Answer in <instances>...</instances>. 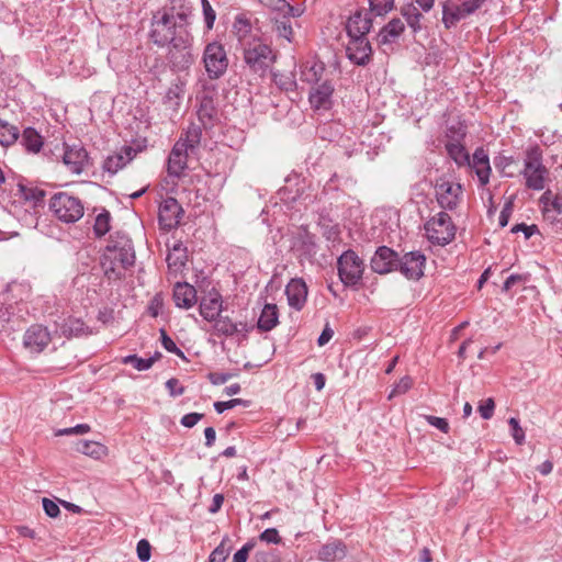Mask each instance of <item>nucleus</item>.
I'll return each mask as SVG.
<instances>
[{"label": "nucleus", "mask_w": 562, "mask_h": 562, "mask_svg": "<svg viewBox=\"0 0 562 562\" xmlns=\"http://www.w3.org/2000/svg\"><path fill=\"white\" fill-rule=\"evenodd\" d=\"M21 142L31 153H38L44 144L42 135L33 127H26L23 131Z\"/></svg>", "instance_id": "473e14b6"}, {"label": "nucleus", "mask_w": 562, "mask_h": 562, "mask_svg": "<svg viewBox=\"0 0 562 562\" xmlns=\"http://www.w3.org/2000/svg\"><path fill=\"white\" fill-rule=\"evenodd\" d=\"M150 543L146 539H142L137 542V557L142 562H147L150 559Z\"/></svg>", "instance_id": "3c124183"}, {"label": "nucleus", "mask_w": 562, "mask_h": 562, "mask_svg": "<svg viewBox=\"0 0 562 562\" xmlns=\"http://www.w3.org/2000/svg\"><path fill=\"white\" fill-rule=\"evenodd\" d=\"M59 330L63 336L67 338L79 337L82 335L90 334L88 326L80 319L76 317H68L65 319L60 326Z\"/></svg>", "instance_id": "c756f323"}, {"label": "nucleus", "mask_w": 562, "mask_h": 562, "mask_svg": "<svg viewBox=\"0 0 562 562\" xmlns=\"http://www.w3.org/2000/svg\"><path fill=\"white\" fill-rule=\"evenodd\" d=\"M335 88L331 79H325L312 87L308 101L314 110H329L333 105Z\"/></svg>", "instance_id": "2eb2a0df"}, {"label": "nucleus", "mask_w": 562, "mask_h": 562, "mask_svg": "<svg viewBox=\"0 0 562 562\" xmlns=\"http://www.w3.org/2000/svg\"><path fill=\"white\" fill-rule=\"evenodd\" d=\"M279 323L278 307L276 304H266L259 316L257 327L261 331H270Z\"/></svg>", "instance_id": "c85d7f7f"}, {"label": "nucleus", "mask_w": 562, "mask_h": 562, "mask_svg": "<svg viewBox=\"0 0 562 562\" xmlns=\"http://www.w3.org/2000/svg\"><path fill=\"white\" fill-rule=\"evenodd\" d=\"M214 322V329L216 334L223 335L226 337L234 336L237 333H247L248 325L247 323H234L228 316H218Z\"/></svg>", "instance_id": "a878e982"}, {"label": "nucleus", "mask_w": 562, "mask_h": 562, "mask_svg": "<svg viewBox=\"0 0 562 562\" xmlns=\"http://www.w3.org/2000/svg\"><path fill=\"white\" fill-rule=\"evenodd\" d=\"M446 149L450 158L453 159L457 165L464 166L467 164H470L469 153L460 143H448L446 145Z\"/></svg>", "instance_id": "c9c22d12"}, {"label": "nucleus", "mask_w": 562, "mask_h": 562, "mask_svg": "<svg viewBox=\"0 0 562 562\" xmlns=\"http://www.w3.org/2000/svg\"><path fill=\"white\" fill-rule=\"evenodd\" d=\"M188 256L187 249L182 246L181 243H178L173 246L172 250L167 256V265L169 270L173 272H178L182 270L186 266Z\"/></svg>", "instance_id": "2f4dec72"}, {"label": "nucleus", "mask_w": 562, "mask_h": 562, "mask_svg": "<svg viewBox=\"0 0 562 562\" xmlns=\"http://www.w3.org/2000/svg\"><path fill=\"white\" fill-rule=\"evenodd\" d=\"M161 357L160 352H156L153 357L144 359L136 355H130L123 358V363L132 364L136 370L138 371H145L148 370L156 360H158Z\"/></svg>", "instance_id": "4c0bfd02"}, {"label": "nucleus", "mask_w": 562, "mask_h": 562, "mask_svg": "<svg viewBox=\"0 0 562 562\" xmlns=\"http://www.w3.org/2000/svg\"><path fill=\"white\" fill-rule=\"evenodd\" d=\"M135 263V250L132 240L121 233L111 236L101 257L103 273L109 280H121L124 271Z\"/></svg>", "instance_id": "f257e3e1"}, {"label": "nucleus", "mask_w": 562, "mask_h": 562, "mask_svg": "<svg viewBox=\"0 0 562 562\" xmlns=\"http://www.w3.org/2000/svg\"><path fill=\"white\" fill-rule=\"evenodd\" d=\"M520 173L525 178L527 189L535 191L544 189L549 169L543 164V151L539 145L536 144L526 149L524 169Z\"/></svg>", "instance_id": "7ed1b4c3"}, {"label": "nucleus", "mask_w": 562, "mask_h": 562, "mask_svg": "<svg viewBox=\"0 0 562 562\" xmlns=\"http://www.w3.org/2000/svg\"><path fill=\"white\" fill-rule=\"evenodd\" d=\"M370 11L375 15H383L392 10L394 0H369Z\"/></svg>", "instance_id": "37998d69"}, {"label": "nucleus", "mask_w": 562, "mask_h": 562, "mask_svg": "<svg viewBox=\"0 0 562 562\" xmlns=\"http://www.w3.org/2000/svg\"><path fill=\"white\" fill-rule=\"evenodd\" d=\"M425 231L428 240L431 244L446 246L454 239L456 226L450 215L446 212H439L425 224Z\"/></svg>", "instance_id": "423d86ee"}, {"label": "nucleus", "mask_w": 562, "mask_h": 562, "mask_svg": "<svg viewBox=\"0 0 562 562\" xmlns=\"http://www.w3.org/2000/svg\"><path fill=\"white\" fill-rule=\"evenodd\" d=\"M191 35L186 43L176 42L171 45L169 52V59L173 68L182 71L188 69L193 63V55L191 53Z\"/></svg>", "instance_id": "dca6fc26"}, {"label": "nucleus", "mask_w": 562, "mask_h": 562, "mask_svg": "<svg viewBox=\"0 0 562 562\" xmlns=\"http://www.w3.org/2000/svg\"><path fill=\"white\" fill-rule=\"evenodd\" d=\"M160 336L161 345L167 351L175 353L182 359L186 358L183 351L177 347L175 341L167 335L165 329H160Z\"/></svg>", "instance_id": "c03bdc74"}, {"label": "nucleus", "mask_w": 562, "mask_h": 562, "mask_svg": "<svg viewBox=\"0 0 562 562\" xmlns=\"http://www.w3.org/2000/svg\"><path fill=\"white\" fill-rule=\"evenodd\" d=\"M49 209L54 215L64 223H75L85 213L81 200L67 192L55 193L49 201Z\"/></svg>", "instance_id": "20e7f679"}, {"label": "nucleus", "mask_w": 562, "mask_h": 562, "mask_svg": "<svg viewBox=\"0 0 562 562\" xmlns=\"http://www.w3.org/2000/svg\"><path fill=\"white\" fill-rule=\"evenodd\" d=\"M261 541H266L267 543H280L281 537L276 528H268L262 531L259 536Z\"/></svg>", "instance_id": "5fc2aeb1"}, {"label": "nucleus", "mask_w": 562, "mask_h": 562, "mask_svg": "<svg viewBox=\"0 0 562 562\" xmlns=\"http://www.w3.org/2000/svg\"><path fill=\"white\" fill-rule=\"evenodd\" d=\"M425 263L426 257L422 251H409L400 257L397 271L408 280L417 281L424 276Z\"/></svg>", "instance_id": "f8f14e48"}, {"label": "nucleus", "mask_w": 562, "mask_h": 562, "mask_svg": "<svg viewBox=\"0 0 562 562\" xmlns=\"http://www.w3.org/2000/svg\"><path fill=\"white\" fill-rule=\"evenodd\" d=\"M371 19L356 12L347 22L346 30L350 38H366V34L371 29Z\"/></svg>", "instance_id": "b1692460"}, {"label": "nucleus", "mask_w": 562, "mask_h": 562, "mask_svg": "<svg viewBox=\"0 0 562 562\" xmlns=\"http://www.w3.org/2000/svg\"><path fill=\"white\" fill-rule=\"evenodd\" d=\"M90 430L88 424H79L75 427L64 428L56 431V436L83 435Z\"/></svg>", "instance_id": "603ef678"}, {"label": "nucleus", "mask_w": 562, "mask_h": 562, "mask_svg": "<svg viewBox=\"0 0 562 562\" xmlns=\"http://www.w3.org/2000/svg\"><path fill=\"white\" fill-rule=\"evenodd\" d=\"M482 186H485L490 181V175H491V166H490V159L487 154L483 148H477L474 154L472 161L470 160V164Z\"/></svg>", "instance_id": "5701e85b"}, {"label": "nucleus", "mask_w": 562, "mask_h": 562, "mask_svg": "<svg viewBox=\"0 0 562 562\" xmlns=\"http://www.w3.org/2000/svg\"><path fill=\"white\" fill-rule=\"evenodd\" d=\"M21 190L23 191V195L26 200H33L34 202H40L45 196V192L42 189H25L24 187H21Z\"/></svg>", "instance_id": "bf43d9fd"}, {"label": "nucleus", "mask_w": 562, "mask_h": 562, "mask_svg": "<svg viewBox=\"0 0 562 562\" xmlns=\"http://www.w3.org/2000/svg\"><path fill=\"white\" fill-rule=\"evenodd\" d=\"M328 79L326 77V68L322 61H306L301 67V80L315 86Z\"/></svg>", "instance_id": "4be33fe9"}, {"label": "nucleus", "mask_w": 562, "mask_h": 562, "mask_svg": "<svg viewBox=\"0 0 562 562\" xmlns=\"http://www.w3.org/2000/svg\"><path fill=\"white\" fill-rule=\"evenodd\" d=\"M285 294L289 305L296 311L302 310L306 302L307 288L306 284L299 279H293L285 288Z\"/></svg>", "instance_id": "412c9836"}, {"label": "nucleus", "mask_w": 562, "mask_h": 562, "mask_svg": "<svg viewBox=\"0 0 562 562\" xmlns=\"http://www.w3.org/2000/svg\"><path fill=\"white\" fill-rule=\"evenodd\" d=\"M76 451L86 456L99 458L104 451V446L95 441L79 440L76 442Z\"/></svg>", "instance_id": "58836bf2"}, {"label": "nucleus", "mask_w": 562, "mask_h": 562, "mask_svg": "<svg viewBox=\"0 0 562 562\" xmlns=\"http://www.w3.org/2000/svg\"><path fill=\"white\" fill-rule=\"evenodd\" d=\"M274 58L271 47L260 40H254L244 47V60L254 72L265 75Z\"/></svg>", "instance_id": "39448f33"}, {"label": "nucleus", "mask_w": 562, "mask_h": 562, "mask_svg": "<svg viewBox=\"0 0 562 562\" xmlns=\"http://www.w3.org/2000/svg\"><path fill=\"white\" fill-rule=\"evenodd\" d=\"M402 14L405 18L407 24L413 29L414 32L420 30V18L422 13L413 4H407L402 8Z\"/></svg>", "instance_id": "a19ab883"}, {"label": "nucleus", "mask_w": 562, "mask_h": 562, "mask_svg": "<svg viewBox=\"0 0 562 562\" xmlns=\"http://www.w3.org/2000/svg\"><path fill=\"white\" fill-rule=\"evenodd\" d=\"M254 548V542L245 543L233 557V562H247L249 552Z\"/></svg>", "instance_id": "13d9d810"}, {"label": "nucleus", "mask_w": 562, "mask_h": 562, "mask_svg": "<svg viewBox=\"0 0 562 562\" xmlns=\"http://www.w3.org/2000/svg\"><path fill=\"white\" fill-rule=\"evenodd\" d=\"M272 31L279 38H283L289 43L292 41L293 27L289 16L271 18Z\"/></svg>", "instance_id": "72a5a7b5"}, {"label": "nucleus", "mask_w": 562, "mask_h": 562, "mask_svg": "<svg viewBox=\"0 0 562 562\" xmlns=\"http://www.w3.org/2000/svg\"><path fill=\"white\" fill-rule=\"evenodd\" d=\"M166 387L171 396H179L184 393V387L180 385L179 380L171 378L166 382Z\"/></svg>", "instance_id": "0e129e2a"}, {"label": "nucleus", "mask_w": 562, "mask_h": 562, "mask_svg": "<svg viewBox=\"0 0 562 562\" xmlns=\"http://www.w3.org/2000/svg\"><path fill=\"white\" fill-rule=\"evenodd\" d=\"M400 256L387 246H380L371 258V268L379 274L397 271Z\"/></svg>", "instance_id": "4468645a"}, {"label": "nucleus", "mask_w": 562, "mask_h": 562, "mask_svg": "<svg viewBox=\"0 0 562 562\" xmlns=\"http://www.w3.org/2000/svg\"><path fill=\"white\" fill-rule=\"evenodd\" d=\"M134 155L135 150L132 147H125L124 155L116 154L113 156H109L103 164V169L114 175L120 169H122L130 160H132Z\"/></svg>", "instance_id": "cd10ccee"}, {"label": "nucleus", "mask_w": 562, "mask_h": 562, "mask_svg": "<svg viewBox=\"0 0 562 562\" xmlns=\"http://www.w3.org/2000/svg\"><path fill=\"white\" fill-rule=\"evenodd\" d=\"M229 554V549L226 548L225 542L222 541L210 554V562H225Z\"/></svg>", "instance_id": "de8ad7c7"}, {"label": "nucleus", "mask_w": 562, "mask_h": 562, "mask_svg": "<svg viewBox=\"0 0 562 562\" xmlns=\"http://www.w3.org/2000/svg\"><path fill=\"white\" fill-rule=\"evenodd\" d=\"M484 0H467L458 5L452 2H446L442 8V22L447 29L457 25L459 21L474 13L481 8Z\"/></svg>", "instance_id": "1a4fd4ad"}, {"label": "nucleus", "mask_w": 562, "mask_h": 562, "mask_svg": "<svg viewBox=\"0 0 562 562\" xmlns=\"http://www.w3.org/2000/svg\"><path fill=\"white\" fill-rule=\"evenodd\" d=\"M183 215L184 210L175 198L169 196L162 200L158 210V223L160 228L165 232L177 228Z\"/></svg>", "instance_id": "9d476101"}, {"label": "nucleus", "mask_w": 562, "mask_h": 562, "mask_svg": "<svg viewBox=\"0 0 562 562\" xmlns=\"http://www.w3.org/2000/svg\"><path fill=\"white\" fill-rule=\"evenodd\" d=\"M222 310V295L215 290H212L200 302V314L207 322L215 321L221 315Z\"/></svg>", "instance_id": "aec40b11"}, {"label": "nucleus", "mask_w": 562, "mask_h": 562, "mask_svg": "<svg viewBox=\"0 0 562 562\" xmlns=\"http://www.w3.org/2000/svg\"><path fill=\"white\" fill-rule=\"evenodd\" d=\"M203 63L210 79L221 78L228 67L223 45L217 42L207 44L203 53Z\"/></svg>", "instance_id": "6e6552de"}, {"label": "nucleus", "mask_w": 562, "mask_h": 562, "mask_svg": "<svg viewBox=\"0 0 562 562\" xmlns=\"http://www.w3.org/2000/svg\"><path fill=\"white\" fill-rule=\"evenodd\" d=\"M513 164H515V159L512 156L499 155L494 158V165L496 169H498L503 173H505L506 169L510 167Z\"/></svg>", "instance_id": "4d7b16f0"}, {"label": "nucleus", "mask_w": 562, "mask_h": 562, "mask_svg": "<svg viewBox=\"0 0 562 562\" xmlns=\"http://www.w3.org/2000/svg\"><path fill=\"white\" fill-rule=\"evenodd\" d=\"M24 346L32 352L40 353L50 341L48 330L41 325H32L24 334Z\"/></svg>", "instance_id": "a211bd4d"}, {"label": "nucleus", "mask_w": 562, "mask_h": 562, "mask_svg": "<svg viewBox=\"0 0 562 562\" xmlns=\"http://www.w3.org/2000/svg\"><path fill=\"white\" fill-rule=\"evenodd\" d=\"M173 301L178 307L188 310L196 302V290L186 282H177L173 288Z\"/></svg>", "instance_id": "393cba45"}, {"label": "nucleus", "mask_w": 562, "mask_h": 562, "mask_svg": "<svg viewBox=\"0 0 562 562\" xmlns=\"http://www.w3.org/2000/svg\"><path fill=\"white\" fill-rule=\"evenodd\" d=\"M201 2H202L205 25H206L207 30H212L213 25H214L215 18H216V13L213 10L209 0H201Z\"/></svg>", "instance_id": "09e8293b"}, {"label": "nucleus", "mask_w": 562, "mask_h": 562, "mask_svg": "<svg viewBox=\"0 0 562 562\" xmlns=\"http://www.w3.org/2000/svg\"><path fill=\"white\" fill-rule=\"evenodd\" d=\"M189 155L182 142H177L169 154L168 158V173L172 177H181L183 170L187 168V160Z\"/></svg>", "instance_id": "6ab92c4d"}, {"label": "nucleus", "mask_w": 562, "mask_h": 562, "mask_svg": "<svg viewBox=\"0 0 562 562\" xmlns=\"http://www.w3.org/2000/svg\"><path fill=\"white\" fill-rule=\"evenodd\" d=\"M233 375L231 373L212 372L209 374V380L214 385H222L226 383Z\"/></svg>", "instance_id": "774afa93"}, {"label": "nucleus", "mask_w": 562, "mask_h": 562, "mask_svg": "<svg viewBox=\"0 0 562 562\" xmlns=\"http://www.w3.org/2000/svg\"><path fill=\"white\" fill-rule=\"evenodd\" d=\"M347 548L340 540L325 543L318 551V559L324 562H334L346 557Z\"/></svg>", "instance_id": "bb28decb"}, {"label": "nucleus", "mask_w": 562, "mask_h": 562, "mask_svg": "<svg viewBox=\"0 0 562 562\" xmlns=\"http://www.w3.org/2000/svg\"><path fill=\"white\" fill-rule=\"evenodd\" d=\"M404 31V23L401 19H392L379 33L380 44H389L394 42Z\"/></svg>", "instance_id": "7c9ffc66"}, {"label": "nucleus", "mask_w": 562, "mask_h": 562, "mask_svg": "<svg viewBox=\"0 0 562 562\" xmlns=\"http://www.w3.org/2000/svg\"><path fill=\"white\" fill-rule=\"evenodd\" d=\"M435 192L439 206L443 210L453 211L460 203L462 187L460 183L440 179L436 182Z\"/></svg>", "instance_id": "9b49d317"}, {"label": "nucleus", "mask_w": 562, "mask_h": 562, "mask_svg": "<svg viewBox=\"0 0 562 562\" xmlns=\"http://www.w3.org/2000/svg\"><path fill=\"white\" fill-rule=\"evenodd\" d=\"M63 161L76 175L81 173L89 165V156L81 143H64Z\"/></svg>", "instance_id": "ddd939ff"}, {"label": "nucleus", "mask_w": 562, "mask_h": 562, "mask_svg": "<svg viewBox=\"0 0 562 562\" xmlns=\"http://www.w3.org/2000/svg\"><path fill=\"white\" fill-rule=\"evenodd\" d=\"M427 423L436 428H438L440 431L447 434L450 430L449 423L446 418L437 417L432 415L425 416Z\"/></svg>", "instance_id": "864d4df0"}, {"label": "nucleus", "mask_w": 562, "mask_h": 562, "mask_svg": "<svg viewBox=\"0 0 562 562\" xmlns=\"http://www.w3.org/2000/svg\"><path fill=\"white\" fill-rule=\"evenodd\" d=\"M110 220H111V215L105 210L97 215L94 225H93V231L98 237L104 236L110 231V228H111Z\"/></svg>", "instance_id": "79ce46f5"}, {"label": "nucleus", "mask_w": 562, "mask_h": 562, "mask_svg": "<svg viewBox=\"0 0 562 562\" xmlns=\"http://www.w3.org/2000/svg\"><path fill=\"white\" fill-rule=\"evenodd\" d=\"M512 436L517 445H522L525 441V431L519 425V422L515 417H510L508 420Z\"/></svg>", "instance_id": "49530a36"}, {"label": "nucleus", "mask_w": 562, "mask_h": 562, "mask_svg": "<svg viewBox=\"0 0 562 562\" xmlns=\"http://www.w3.org/2000/svg\"><path fill=\"white\" fill-rule=\"evenodd\" d=\"M216 113V110H215V104H214V100L212 97L210 95H203L200 100V106H199V110H198V115H199V119L205 123V121H211L213 119V116L215 115Z\"/></svg>", "instance_id": "ea45409f"}, {"label": "nucleus", "mask_w": 562, "mask_h": 562, "mask_svg": "<svg viewBox=\"0 0 562 562\" xmlns=\"http://www.w3.org/2000/svg\"><path fill=\"white\" fill-rule=\"evenodd\" d=\"M495 402L492 397L481 401L477 411L483 419H491L494 415Z\"/></svg>", "instance_id": "a18cd8bd"}, {"label": "nucleus", "mask_w": 562, "mask_h": 562, "mask_svg": "<svg viewBox=\"0 0 562 562\" xmlns=\"http://www.w3.org/2000/svg\"><path fill=\"white\" fill-rule=\"evenodd\" d=\"M413 385V381L409 376H404L400 380V382L394 386L391 391L389 398H392L395 395L406 393Z\"/></svg>", "instance_id": "8fccbe9b"}, {"label": "nucleus", "mask_w": 562, "mask_h": 562, "mask_svg": "<svg viewBox=\"0 0 562 562\" xmlns=\"http://www.w3.org/2000/svg\"><path fill=\"white\" fill-rule=\"evenodd\" d=\"M202 136V130L198 125H190L186 132L184 137H180L178 142L183 143V147L191 154H194L196 147L200 145Z\"/></svg>", "instance_id": "f704fd0d"}, {"label": "nucleus", "mask_w": 562, "mask_h": 562, "mask_svg": "<svg viewBox=\"0 0 562 562\" xmlns=\"http://www.w3.org/2000/svg\"><path fill=\"white\" fill-rule=\"evenodd\" d=\"M43 508L45 514L52 518H55L60 514L59 506L48 498H43Z\"/></svg>", "instance_id": "680f3d73"}, {"label": "nucleus", "mask_w": 562, "mask_h": 562, "mask_svg": "<svg viewBox=\"0 0 562 562\" xmlns=\"http://www.w3.org/2000/svg\"><path fill=\"white\" fill-rule=\"evenodd\" d=\"M19 128L7 121L0 120V145L9 146L16 142Z\"/></svg>", "instance_id": "e433bc0d"}, {"label": "nucleus", "mask_w": 562, "mask_h": 562, "mask_svg": "<svg viewBox=\"0 0 562 562\" xmlns=\"http://www.w3.org/2000/svg\"><path fill=\"white\" fill-rule=\"evenodd\" d=\"M188 15L184 12L170 10L158 11L151 22L150 38L158 46L186 43L189 38Z\"/></svg>", "instance_id": "f03ea898"}, {"label": "nucleus", "mask_w": 562, "mask_h": 562, "mask_svg": "<svg viewBox=\"0 0 562 562\" xmlns=\"http://www.w3.org/2000/svg\"><path fill=\"white\" fill-rule=\"evenodd\" d=\"M512 212H513V201L509 200L508 202L505 203V205L499 214L498 221H499L501 227H505L508 224Z\"/></svg>", "instance_id": "69168bd1"}, {"label": "nucleus", "mask_w": 562, "mask_h": 562, "mask_svg": "<svg viewBox=\"0 0 562 562\" xmlns=\"http://www.w3.org/2000/svg\"><path fill=\"white\" fill-rule=\"evenodd\" d=\"M513 233L522 232L525 234L526 239L530 238L536 232H538V228L536 225H526L525 223L516 224L512 228Z\"/></svg>", "instance_id": "338daca9"}, {"label": "nucleus", "mask_w": 562, "mask_h": 562, "mask_svg": "<svg viewBox=\"0 0 562 562\" xmlns=\"http://www.w3.org/2000/svg\"><path fill=\"white\" fill-rule=\"evenodd\" d=\"M204 417L203 414L201 413H189V414H186L180 423L182 426L187 427V428H192L193 426H195L202 418Z\"/></svg>", "instance_id": "052dcab7"}, {"label": "nucleus", "mask_w": 562, "mask_h": 562, "mask_svg": "<svg viewBox=\"0 0 562 562\" xmlns=\"http://www.w3.org/2000/svg\"><path fill=\"white\" fill-rule=\"evenodd\" d=\"M348 58L356 65L366 66L372 55V48L368 38H350L347 48Z\"/></svg>", "instance_id": "f3484780"}, {"label": "nucleus", "mask_w": 562, "mask_h": 562, "mask_svg": "<svg viewBox=\"0 0 562 562\" xmlns=\"http://www.w3.org/2000/svg\"><path fill=\"white\" fill-rule=\"evenodd\" d=\"M234 29L236 30L238 38L241 40L250 31V24L247 20L237 18L234 23Z\"/></svg>", "instance_id": "e2e57ef3"}, {"label": "nucleus", "mask_w": 562, "mask_h": 562, "mask_svg": "<svg viewBox=\"0 0 562 562\" xmlns=\"http://www.w3.org/2000/svg\"><path fill=\"white\" fill-rule=\"evenodd\" d=\"M337 268L341 282L346 286H355L362 279L364 263L353 250H347L338 258Z\"/></svg>", "instance_id": "0eeeda50"}, {"label": "nucleus", "mask_w": 562, "mask_h": 562, "mask_svg": "<svg viewBox=\"0 0 562 562\" xmlns=\"http://www.w3.org/2000/svg\"><path fill=\"white\" fill-rule=\"evenodd\" d=\"M284 4L285 7L281 5L278 11L279 14H282V16H289V20H291V18H297L302 15L303 10L300 8L291 5L289 2H286V0H284Z\"/></svg>", "instance_id": "6e6d98bb"}]
</instances>
